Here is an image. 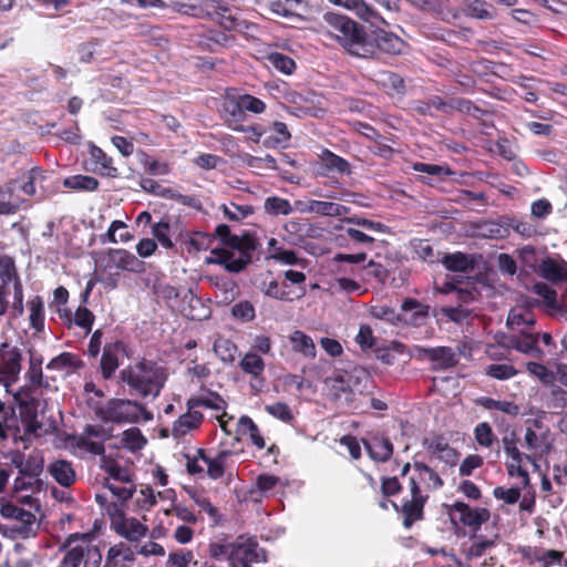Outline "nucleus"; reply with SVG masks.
<instances>
[{"mask_svg": "<svg viewBox=\"0 0 567 567\" xmlns=\"http://www.w3.org/2000/svg\"><path fill=\"white\" fill-rule=\"evenodd\" d=\"M126 352V344L122 340L106 342L100 359V371L104 380H110L120 367V353Z\"/></svg>", "mask_w": 567, "mask_h": 567, "instance_id": "obj_14", "label": "nucleus"}, {"mask_svg": "<svg viewBox=\"0 0 567 567\" xmlns=\"http://www.w3.org/2000/svg\"><path fill=\"white\" fill-rule=\"evenodd\" d=\"M326 384L331 401L349 413L365 414L371 410H388L382 390L370 372L362 367L339 372L328 378Z\"/></svg>", "mask_w": 567, "mask_h": 567, "instance_id": "obj_1", "label": "nucleus"}, {"mask_svg": "<svg viewBox=\"0 0 567 567\" xmlns=\"http://www.w3.org/2000/svg\"><path fill=\"white\" fill-rule=\"evenodd\" d=\"M371 315L375 319L383 320L394 326L403 322L402 316L398 313L394 308L385 305L372 307Z\"/></svg>", "mask_w": 567, "mask_h": 567, "instance_id": "obj_59", "label": "nucleus"}, {"mask_svg": "<svg viewBox=\"0 0 567 567\" xmlns=\"http://www.w3.org/2000/svg\"><path fill=\"white\" fill-rule=\"evenodd\" d=\"M508 342L512 349L523 354L532 355L536 359H542L545 354L538 346V332H527L525 330H519L518 334H513L509 337Z\"/></svg>", "mask_w": 567, "mask_h": 567, "instance_id": "obj_16", "label": "nucleus"}, {"mask_svg": "<svg viewBox=\"0 0 567 567\" xmlns=\"http://www.w3.org/2000/svg\"><path fill=\"white\" fill-rule=\"evenodd\" d=\"M375 82L385 91H391L398 95H404L406 92L404 79L392 71L383 70L378 72Z\"/></svg>", "mask_w": 567, "mask_h": 567, "instance_id": "obj_34", "label": "nucleus"}, {"mask_svg": "<svg viewBox=\"0 0 567 567\" xmlns=\"http://www.w3.org/2000/svg\"><path fill=\"white\" fill-rule=\"evenodd\" d=\"M371 42L374 47V53L379 50L389 55L405 54L410 48L409 43L402 38L384 29H377L373 32V41Z\"/></svg>", "mask_w": 567, "mask_h": 567, "instance_id": "obj_12", "label": "nucleus"}, {"mask_svg": "<svg viewBox=\"0 0 567 567\" xmlns=\"http://www.w3.org/2000/svg\"><path fill=\"white\" fill-rule=\"evenodd\" d=\"M197 454L207 464V474L210 478L218 480L224 475L225 460L230 454L229 451H221L214 458L207 456L204 449H198Z\"/></svg>", "mask_w": 567, "mask_h": 567, "instance_id": "obj_38", "label": "nucleus"}, {"mask_svg": "<svg viewBox=\"0 0 567 567\" xmlns=\"http://www.w3.org/2000/svg\"><path fill=\"white\" fill-rule=\"evenodd\" d=\"M219 114L224 124L230 130L235 132L244 130L243 123L246 121L247 114L244 112L238 96L227 95L221 104Z\"/></svg>", "mask_w": 567, "mask_h": 567, "instance_id": "obj_15", "label": "nucleus"}, {"mask_svg": "<svg viewBox=\"0 0 567 567\" xmlns=\"http://www.w3.org/2000/svg\"><path fill=\"white\" fill-rule=\"evenodd\" d=\"M95 414L104 422L116 424L137 423L141 420L151 421L153 419V414L144 404L128 399H111L105 406L96 409Z\"/></svg>", "mask_w": 567, "mask_h": 567, "instance_id": "obj_4", "label": "nucleus"}, {"mask_svg": "<svg viewBox=\"0 0 567 567\" xmlns=\"http://www.w3.org/2000/svg\"><path fill=\"white\" fill-rule=\"evenodd\" d=\"M265 210L267 214L274 216L289 215L290 213H292V206L290 202L286 198L271 196L266 198L265 200Z\"/></svg>", "mask_w": 567, "mask_h": 567, "instance_id": "obj_54", "label": "nucleus"}, {"mask_svg": "<svg viewBox=\"0 0 567 567\" xmlns=\"http://www.w3.org/2000/svg\"><path fill=\"white\" fill-rule=\"evenodd\" d=\"M16 278H19L14 260L8 255H0V287H6Z\"/></svg>", "mask_w": 567, "mask_h": 567, "instance_id": "obj_50", "label": "nucleus"}, {"mask_svg": "<svg viewBox=\"0 0 567 567\" xmlns=\"http://www.w3.org/2000/svg\"><path fill=\"white\" fill-rule=\"evenodd\" d=\"M320 33L352 56L360 59L374 56V47L365 27L346 14L326 12L322 16Z\"/></svg>", "mask_w": 567, "mask_h": 567, "instance_id": "obj_2", "label": "nucleus"}, {"mask_svg": "<svg viewBox=\"0 0 567 567\" xmlns=\"http://www.w3.org/2000/svg\"><path fill=\"white\" fill-rule=\"evenodd\" d=\"M28 310H29V323L32 329H34L38 332L43 331L44 329V320H45V312H44V302L42 297L34 296L32 299H30L27 303Z\"/></svg>", "mask_w": 567, "mask_h": 567, "instance_id": "obj_41", "label": "nucleus"}, {"mask_svg": "<svg viewBox=\"0 0 567 567\" xmlns=\"http://www.w3.org/2000/svg\"><path fill=\"white\" fill-rule=\"evenodd\" d=\"M213 254L215 255V261L219 265H223L225 269L229 272H240L244 270L247 265H249L252 261L251 256H245V259L236 256V254L231 250L220 248L213 250Z\"/></svg>", "mask_w": 567, "mask_h": 567, "instance_id": "obj_27", "label": "nucleus"}, {"mask_svg": "<svg viewBox=\"0 0 567 567\" xmlns=\"http://www.w3.org/2000/svg\"><path fill=\"white\" fill-rule=\"evenodd\" d=\"M27 379L34 386H41L43 380L42 357L31 353L29 359V369L25 373Z\"/></svg>", "mask_w": 567, "mask_h": 567, "instance_id": "obj_60", "label": "nucleus"}, {"mask_svg": "<svg viewBox=\"0 0 567 567\" xmlns=\"http://www.w3.org/2000/svg\"><path fill=\"white\" fill-rule=\"evenodd\" d=\"M112 529L131 543H138L148 533V527L135 517H126L120 504L107 508Z\"/></svg>", "mask_w": 567, "mask_h": 567, "instance_id": "obj_5", "label": "nucleus"}, {"mask_svg": "<svg viewBox=\"0 0 567 567\" xmlns=\"http://www.w3.org/2000/svg\"><path fill=\"white\" fill-rule=\"evenodd\" d=\"M21 350L8 341H0V377L4 380H17L21 371Z\"/></svg>", "mask_w": 567, "mask_h": 567, "instance_id": "obj_9", "label": "nucleus"}, {"mask_svg": "<svg viewBox=\"0 0 567 567\" xmlns=\"http://www.w3.org/2000/svg\"><path fill=\"white\" fill-rule=\"evenodd\" d=\"M441 262L447 270L454 272H466L475 267L474 259L461 251L445 254Z\"/></svg>", "mask_w": 567, "mask_h": 567, "instance_id": "obj_33", "label": "nucleus"}, {"mask_svg": "<svg viewBox=\"0 0 567 567\" xmlns=\"http://www.w3.org/2000/svg\"><path fill=\"white\" fill-rule=\"evenodd\" d=\"M186 408L187 411L173 423L172 434L175 439L185 436L190 431L198 429L204 422V415L196 410L197 408L189 409V405H186Z\"/></svg>", "mask_w": 567, "mask_h": 567, "instance_id": "obj_21", "label": "nucleus"}, {"mask_svg": "<svg viewBox=\"0 0 567 567\" xmlns=\"http://www.w3.org/2000/svg\"><path fill=\"white\" fill-rule=\"evenodd\" d=\"M481 229L484 237L492 239H504L509 236V225L502 220L485 221Z\"/></svg>", "mask_w": 567, "mask_h": 567, "instance_id": "obj_51", "label": "nucleus"}, {"mask_svg": "<svg viewBox=\"0 0 567 567\" xmlns=\"http://www.w3.org/2000/svg\"><path fill=\"white\" fill-rule=\"evenodd\" d=\"M519 373L511 363H492L485 368V374L495 380L505 381L516 377Z\"/></svg>", "mask_w": 567, "mask_h": 567, "instance_id": "obj_46", "label": "nucleus"}, {"mask_svg": "<svg viewBox=\"0 0 567 567\" xmlns=\"http://www.w3.org/2000/svg\"><path fill=\"white\" fill-rule=\"evenodd\" d=\"M330 3L353 11L361 20L369 23L389 25L386 20L364 0H328Z\"/></svg>", "mask_w": 567, "mask_h": 567, "instance_id": "obj_17", "label": "nucleus"}, {"mask_svg": "<svg viewBox=\"0 0 567 567\" xmlns=\"http://www.w3.org/2000/svg\"><path fill=\"white\" fill-rule=\"evenodd\" d=\"M301 0H275L270 4L274 13L290 18L297 16L298 9L301 7Z\"/></svg>", "mask_w": 567, "mask_h": 567, "instance_id": "obj_57", "label": "nucleus"}, {"mask_svg": "<svg viewBox=\"0 0 567 567\" xmlns=\"http://www.w3.org/2000/svg\"><path fill=\"white\" fill-rule=\"evenodd\" d=\"M261 289L266 296L280 301H292L306 295V289L302 286L297 289H291L286 281L280 285L274 279L269 282L264 281Z\"/></svg>", "mask_w": 567, "mask_h": 567, "instance_id": "obj_20", "label": "nucleus"}, {"mask_svg": "<svg viewBox=\"0 0 567 567\" xmlns=\"http://www.w3.org/2000/svg\"><path fill=\"white\" fill-rule=\"evenodd\" d=\"M94 320L95 316L90 309L86 307H79L73 315L72 324L84 329L85 333H89L92 330Z\"/></svg>", "mask_w": 567, "mask_h": 567, "instance_id": "obj_63", "label": "nucleus"}, {"mask_svg": "<svg viewBox=\"0 0 567 567\" xmlns=\"http://www.w3.org/2000/svg\"><path fill=\"white\" fill-rule=\"evenodd\" d=\"M533 292L542 298V305L545 311L549 309L558 300L557 291L548 286L546 282H536L533 286Z\"/></svg>", "mask_w": 567, "mask_h": 567, "instance_id": "obj_61", "label": "nucleus"}, {"mask_svg": "<svg viewBox=\"0 0 567 567\" xmlns=\"http://www.w3.org/2000/svg\"><path fill=\"white\" fill-rule=\"evenodd\" d=\"M467 14L481 20H492L495 18V8L485 0H464Z\"/></svg>", "mask_w": 567, "mask_h": 567, "instance_id": "obj_43", "label": "nucleus"}, {"mask_svg": "<svg viewBox=\"0 0 567 567\" xmlns=\"http://www.w3.org/2000/svg\"><path fill=\"white\" fill-rule=\"evenodd\" d=\"M538 272L550 282H567V262L563 259L556 260L551 257H546L542 260Z\"/></svg>", "mask_w": 567, "mask_h": 567, "instance_id": "obj_25", "label": "nucleus"}, {"mask_svg": "<svg viewBox=\"0 0 567 567\" xmlns=\"http://www.w3.org/2000/svg\"><path fill=\"white\" fill-rule=\"evenodd\" d=\"M0 514L4 518H14L27 524L34 520L32 513L11 503L2 504Z\"/></svg>", "mask_w": 567, "mask_h": 567, "instance_id": "obj_56", "label": "nucleus"}, {"mask_svg": "<svg viewBox=\"0 0 567 567\" xmlns=\"http://www.w3.org/2000/svg\"><path fill=\"white\" fill-rule=\"evenodd\" d=\"M470 538L473 539V543L467 548H463L464 556L467 560L481 558L487 550L496 546L495 539L485 538L475 533Z\"/></svg>", "mask_w": 567, "mask_h": 567, "instance_id": "obj_39", "label": "nucleus"}, {"mask_svg": "<svg viewBox=\"0 0 567 567\" xmlns=\"http://www.w3.org/2000/svg\"><path fill=\"white\" fill-rule=\"evenodd\" d=\"M449 513H458L460 522L466 526L472 528L474 532H477L483 524H485L489 517L491 513L485 507H471L468 504L456 501L452 505L449 506Z\"/></svg>", "mask_w": 567, "mask_h": 567, "instance_id": "obj_11", "label": "nucleus"}, {"mask_svg": "<svg viewBox=\"0 0 567 567\" xmlns=\"http://www.w3.org/2000/svg\"><path fill=\"white\" fill-rule=\"evenodd\" d=\"M474 439L476 443L482 447H492L497 442L492 426L487 422H481L474 427Z\"/></svg>", "mask_w": 567, "mask_h": 567, "instance_id": "obj_52", "label": "nucleus"}, {"mask_svg": "<svg viewBox=\"0 0 567 567\" xmlns=\"http://www.w3.org/2000/svg\"><path fill=\"white\" fill-rule=\"evenodd\" d=\"M411 497L403 499L399 505L392 502V507L402 516V525L405 529H410L416 522L424 519V507L429 501V495L423 494L422 489H417L415 483L410 492Z\"/></svg>", "mask_w": 567, "mask_h": 567, "instance_id": "obj_6", "label": "nucleus"}, {"mask_svg": "<svg viewBox=\"0 0 567 567\" xmlns=\"http://www.w3.org/2000/svg\"><path fill=\"white\" fill-rule=\"evenodd\" d=\"M291 349L307 359H315L317 355L316 344L312 338L301 330L292 331L289 337Z\"/></svg>", "mask_w": 567, "mask_h": 567, "instance_id": "obj_32", "label": "nucleus"}, {"mask_svg": "<svg viewBox=\"0 0 567 567\" xmlns=\"http://www.w3.org/2000/svg\"><path fill=\"white\" fill-rule=\"evenodd\" d=\"M231 315L243 322H250L256 318V310L250 301L244 300L233 306Z\"/></svg>", "mask_w": 567, "mask_h": 567, "instance_id": "obj_62", "label": "nucleus"}, {"mask_svg": "<svg viewBox=\"0 0 567 567\" xmlns=\"http://www.w3.org/2000/svg\"><path fill=\"white\" fill-rule=\"evenodd\" d=\"M85 542H90L89 534H70L60 546V550L65 551L60 567H80L82 564L84 565Z\"/></svg>", "mask_w": 567, "mask_h": 567, "instance_id": "obj_8", "label": "nucleus"}, {"mask_svg": "<svg viewBox=\"0 0 567 567\" xmlns=\"http://www.w3.org/2000/svg\"><path fill=\"white\" fill-rule=\"evenodd\" d=\"M136 551L126 543L120 542L107 550L104 567H133Z\"/></svg>", "mask_w": 567, "mask_h": 567, "instance_id": "obj_19", "label": "nucleus"}, {"mask_svg": "<svg viewBox=\"0 0 567 567\" xmlns=\"http://www.w3.org/2000/svg\"><path fill=\"white\" fill-rule=\"evenodd\" d=\"M536 322L535 315L526 308H513L508 316L506 324L511 330H522L520 327H532Z\"/></svg>", "mask_w": 567, "mask_h": 567, "instance_id": "obj_40", "label": "nucleus"}, {"mask_svg": "<svg viewBox=\"0 0 567 567\" xmlns=\"http://www.w3.org/2000/svg\"><path fill=\"white\" fill-rule=\"evenodd\" d=\"M526 371L537 378L544 385H551L556 381V374L545 364L529 361L526 363Z\"/></svg>", "mask_w": 567, "mask_h": 567, "instance_id": "obj_49", "label": "nucleus"}, {"mask_svg": "<svg viewBox=\"0 0 567 567\" xmlns=\"http://www.w3.org/2000/svg\"><path fill=\"white\" fill-rule=\"evenodd\" d=\"M175 240L184 245L189 254L206 250L212 243V238L208 234L203 231H188L186 229H181Z\"/></svg>", "mask_w": 567, "mask_h": 567, "instance_id": "obj_26", "label": "nucleus"}, {"mask_svg": "<svg viewBox=\"0 0 567 567\" xmlns=\"http://www.w3.org/2000/svg\"><path fill=\"white\" fill-rule=\"evenodd\" d=\"M52 478L62 487H71L76 481V473L73 464L66 460H55L48 466Z\"/></svg>", "mask_w": 567, "mask_h": 567, "instance_id": "obj_24", "label": "nucleus"}, {"mask_svg": "<svg viewBox=\"0 0 567 567\" xmlns=\"http://www.w3.org/2000/svg\"><path fill=\"white\" fill-rule=\"evenodd\" d=\"M64 187L74 190L94 192L99 188V181L89 175L69 176L63 182Z\"/></svg>", "mask_w": 567, "mask_h": 567, "instance_id": "obj_45", "label": "nucleus"}, {"mask_svg": "<svg viewBox=\"0 0 567 567\" xmlns=\"http://www.w3.org/2000/svg\"><path fill=\"white\" fill-rule=\"evenodd\" d=\"M401 310L404 312H412L409 319H403L405 323L413 327H421L425 323L429 317L430 307L421 303L416 299L406 298L401 305Z\"/></svg>", "mask_w": 567, "mask_h": 567, "instance_id": "obj_31", "label": "nucleus"}, {"mask_svg": "<svg viewBox=\"0 0 567 567\" xmlns=\"http://www.w3.org/2000/svg\"><path fill=\"white\" fill-rule=\"evenodd\" d=\"M186 405H189V409L206 408L215 411H221L226 410L228 404L218 392L208 391L207 395L189 398L186 401Z\"/></svg>", "mask_w": 567, "mask_h": 567, "instance_id": "obj_35", "label": "nucleus"}, {"mask_svg": "<svg viewBox=\"0 0 567 567\" xmlns=\"http://www.w3.org/2000/svg\"><path fill=\"white\" fill-rule=\"evenodd\" d=\"M316 215L326 217H341L349 213L350 208L333 202L316 200Z\"/></svg>", "mask_w": 567, "mask_h": 567, "instance_id": "obj_55", "label": "nucleus"}, {"mask_svg": "<svg viewBox=\"0 0 567 567\" xmlns=\"http://www.w3.org/2000/svg\"><path fill=\"white\" fill-rule=\"evenodd\" d=\"M20 416L28 433H35L41 429L38 421L39 401L35 398L19 401Z\"/></svg>", "mask_w": 567, "mask_h": 567, "instance_id": "obj_30", "label": "nucleus"}, {"mask_svg": "<svg viewBox=\"0 0 567 567\" xmlns=\"http://www.w3.org/2000/svg\"><path fill=\"white\" fill-rule=\"evenodd\" d=\"M414 483L417 489H421V484H423L427 492L437 491L444 485V481L439 473L421 461L413 462V473L409 477L410 492H412Z\"/></svg>", "mask_w": 567, "mask_h": 567, "instance_id": "obj_10", "label": "nucleus"}, {"mask_svg": "<svg viewBox=\"0 0 567 567\" xmlns=\"http://www.w3.org/2000/svg\"><path fill=\"white\" fill-rule=\"evenodd\" d=\"M266 556L255 545H238L228 555L230 567H252L254 563L265 560Z\"/></svg>", "mask_w": 567, "mask_h": 567, "instance_id": "obj_18", "label": "nucleus"}, {"mask_svg": "<svg viewBox=\"0 0 567 567\" xmlns=\"http://www.w3.org/2000/svg\"><path fill=\"white\" fill-rule=\"evenodd\" d=\"M414 355L419 360H430L432 371L449 370L458 363V358L451 347L425 348L415 346Z\"/></svg>", "mask_w": 567, "mask_h": 567, "instance_id": "obj_7", "label": "nucleus"}, {"mask_svg": "<svg viewBox=\"0 0 567 567\" xmlns=\"http://www.w3.org/2000/svg\"><path fill=\"white\" fill-rule=\"evenodd\" d=\"M19 432V419L14 406L0 400V440L17 436Z\"/></svg>", "mask_w": 567, "mask_h": 567, "instance_id": "obj_22", "label": "nucleus"}, {"mask_svg": "<svg viewBox=\"0 0 567 567\" xmlns=\"http://www.w3.org/2000/svg\"><path fill=\"white\" fill-rule=\"evenodd\" d=\"M229 247L238 250V256L245 259V256L252 257V252L258 247V240L252 234L245 233L241 236L236 235L235 238H231Z\"/></svg>", "mask_w": 567, "mask_h": 567, "instance_id": "obj_44", "label": "nucleus"}, {"mask_svg": "<svg viewBox=\"0 0 567 567\" xmlns=\"http://www.w3.org/2000/svg\"><path fill=\"white\" fill-rule=\"evenodd\" d=\"M268 62L284 74H292L296 70V62L292 58L280 52H272L267 56Z\"/></svg>", "mask_w": 567, "mask_h": 567, "instance_id": "obj_53", "label": "nucleus"}, {"mask_svg": "<svg viewBox=\"0 0 567 567\" xmlns=\"http://www.w3.org/2000/svg\"><path fill=\"white\" fill-rule=\"evenodd\" d=\"M91 158L95 165L94 171L107 177H116L117 168L113 166V159L101 147L92 146Z\"/></svg>", "mask_w": 567, "mask_h": 567, "instance_id": "obj_36", "label": "nucleus"}, {"mask_svg": "<svg viewBox=\"0 0 567 567\" xmlns=\"http://www.w3.org/2000/svg\"><path fill=\"white\" fill-rule=\"evenodd\" d=\"M238 433L241 435H249L251 443L258 449L262 450L266 446L265 439L260 434L257 424L248 415H243L238 421Z\"/></svg>", "mask_w": 567, "mask_h": 567, "instance_id": "obj_42", "label": "nucleus"}, {"mask_svg": "<svg viewBox=\"0 0 567 567\" xmlns=\"http://www.w3.org/2000/svg\"><path fill=\"white\" fill-rule=\"evenodd\" d=\"M369 456L377 462H386L393 454V444L389 437L374 435L370 440L363 441Z\"/></svg>", "mask_w": 567, "mask_h": 567, "instance_id": "obj_23", "label": "nucleus"}, {"mask_svg": "<svg viewBox=\"0 0 567 567\" xmlns=\"http://www.w3.org/2000/svg\"><path fill=\"white\" fill-rule=\"evenodd\" d=\"M271 134L267 135L262 144L267 148L285 147L291 138V134L284 122L276 121L270 127Z\"/></svg>", "mask_w": 567, "mask_h": 567, "instance_id": "obj_37", "label": "nucleus"}, {"mask_svg": "<svg viewBox=\"0 0 567 567\" xmlns=\"http://www.w3.org/2000/svg\"><path fill=\"white\" fill-rule=\"evenodd\" d=\"M168 377L166 364L147 358L127 364L118 374L121 382L128 388L131 395L152 400L159 396Z\"/></svg>", "mask_w": 567, "mask_h": 567, "instance_id": "obj_3", "label": "nucleus"}, {"mask_svg": "<svg viewBox=\"0 0 567 567\" xmlns=\"http://www.w3.org/2000/svg\"><path fill=\"white\" fill-rule=\"evenodd\" d=\"M322 162L324 166L330 171H336L340 174L347 175L351 174V166L349 162L329 150L323 151Z\"/></svg>", "mask_w": 567, "mask_h": 567, "instance_id": "obj_47", "label": "nucleus"}, {"mask_svg": "<svg viewBox=\"0 0 567 567\" xmlns=\"http://www.w3.org/2000/svg\"><path fill=\"white\" fill-rule=\"evenodd\" d=\"M179 223H171L168 217L162 218L158 223L152 226V235L158 240L165 249H173L174 243L171 238L172 235L177 236L179 231Z\"/></svg>", "mask_w": 567, "mask_h": 567, "instance_id": "obj_29", "label": "nucleus"}, {"mask_svg": "<svg viewBox=\"0 0 567 567\" xmlns=\"http://www.w3.org/2000/svg\"><path fill=\"white\" fill-rule=\"evenodd\" d=\"M199 10L203 17L209 18L225 30H233L236 27L231 10L224 6L221 0H202Z\"/></svg>", "mask_w": 567, "mask_h": 567, "instance_id": "obj_13", "label": "nucleus"}, {"mask_svg": "<svg viewBox=\"0 0 567 567\" xmlns=\"http://www.w3.org/2000/svg\"><path fill=\"white\" fill-rule=\"evenodd\" d=\"M190 563H194V565L197 564V561L194 560L193 551L187 549L172 551L167 559L168 567H188Z\"/></svg>", "mask_w": 567, "mask_h": 567, "instance_id": "obj_64", "label": "nucleus"}, {"mask_svg": "<svg viewBox=\"0 0 567 567\" xmlns=\"http://www.w3.org/2000/svg\"><path fill=\"white\" fill-rule=\"evenodd\" d=\"M221 210L224 216L229 221H240L251 214H254V207L251 205H237L235 203L223 204Z\"/></svg>", "mask_w": 567, "mask_h": 567, "instance_id": "obj_48", "label": "nucleus"}, {"mask_svg": "<svg viewBox=\"0 0 567 567\" xmlns=\"http://www.w3.org/2000/svg\"><path fill=\"white\" fill-rule=\"evenodd\" d=\"M239 368L245 374L250 375L251 383L252 381H258L259 383L265 382L264 372L266 363L256 352L249 351L245 353L239 361Z\"/></svg>", "mask_w": 567, "mask_h": 567, "instance_id": "obj_28", "label": "nucleus"}, {"mask_svg": "<svg viewBox=\"0 0 567 567\" xmlns=\"http://www.w3.org/2000/svg\"><path fill=\"white\" fill-rule=\"evenodd\" d=\"M453 110L473 116L474 118H482L487 112L476 104H474L471 100L464 97L453 99Z\"/></svg>", "mask_w": 567, "mask_h": 567, "instance_id": "obj_58", "label": "nucleus"}]
</instances>
